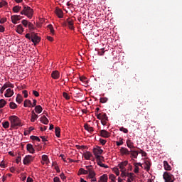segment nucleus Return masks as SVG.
Wrapping results in <instances>:
<instances>
[{
	"mask_svg": "<svg viewBox=\"0 0 182 182\" xmlns=\"http://www.w3.org/2000/svg\"><path fill=\"white\" fill-rule=\"evenodd\" d=\"M63 96L65 99H66V100H69V99H70V96H69V94L67 92H63Z\"/></svg>",
	"mask_w": 182,
	"mask_h": 182,
	"instance_id": "47",
	"label": "nucleus"
},
{
	"mask_svg": "<svg viewBox=\"0 0 182 182\" xmlns=\"http://www.w3.org/2000/svg\"><path fill=\"white\" fill-rule=\"evenodd\" d=\"M20 14L21 15H25V16H27L29 19H32V16H33V9L29 6L24 5Z\"/></svg>",
	"mask_w": 182,
	"mask_h": 182,
	"instance_id": "2",
	"label": "nucleus"
},
{
	"mask_svg": "<svg viewBox=\"0 0 182 182\" xmlns=\"http://www.w3.org/2000/svg\"><path fill=\"white\" fill-rule=\"evenodd\" d=\"M55 14L58 18H63V11L59 8L55 9Z\"/></svg>",
	"mask_w": 182,
	"mask_h": 182,
	"instance_id": "17",
	"label": "nucleus"
},
{
	"mask_svg": "<svg viewBox=\"0 0 182 182\" xmlns=\"http://www.w3.org/2000/svg\"><path fill=\"white\" fill-rule=\"evenodd\" d=\"M163 177L165 182H174V176L168 172H164Z\"/></svg>",
	"mask_w": 182,
	"mask_h": 182,
	"instance_id": "3",
	"label": "nucleus"
},
{
	"mask_svg": "<svg viewBox=\"0 0 182 182\" xmlns=\"http://www.w3.org/2000/svg\"><path fill=\"white\" fill-rule=\"evenodd\" d=\"M9 120L10 121L11 127L12 129L18 127H21L22 126V121L21 119H19V117L15 115L10 116Z\"/></svg>",
	"mask_w": 182,
	"mask_h": 182,
	"instance_id": "1",
	"label": "nucleus"
},
{
	"mask_svg": "<svg viewBox=\"0 0 182 182\" xmlns=\"http://www.w3.org/2000/svg\"><path fill=\"white\" fill-rule=\"evenodd\" d=\"M17 103H22L23 98L22 97V95H21L20 94L17 95L16 99Z\"/></svg>",
	"mask_w": 182,
	"mask_h": 182,
	"instance_id": "28",
	"label": "nucleus"
},
{
	"mask_svg": "<svg viewBox=\"0 0 182 182\" xmlns=\"http://www.w3.org/2000/svg\"><path fill=\"white\" fill-rule=\"evenodd\" d=\"M60 76V74L58 70L53 71L51 73V77H53V79H59Z\"/></svg>",
	"mask_w": 182,
	"mask_h": 182,
	"instance_id": "16",
	"label": "nucleus"
},
{
	"mask_svg": "<svg viewBox=\"0 0 182 182\" xmlns=\"http://www.w3.org/2000/svg\"><path fill=\"white\" fill-rule=\"evenodd\" d=\"M16 31L18 33H19V35H22V33H23L24 28L22 25L19 24L16 26Z\"/></svg>",
	"mask_w": 182,
	"mask_h": 182,
	"instance_id": "18",
	"label": "nucleus"
},
{
	"mask_svg": "<svg viewBox=\"0 0 182 182\" xmlns=\"http://www.w3.org/2000/svg\"><path fill=\"white\" fill-rule=\"evenodd\" d=\"M123 139L122 138H119V141H117L116 144L117 146H122L123 145Z\"/></svg>",
	"mask_w": 182,
	"mask_h": 182,
	"instance_id": "50",
	"label": "nucleus"
},
{
	"mask_svg": "<svg viewBox=\"0 0 182 182\" xmlns=\"http://www.w3.org/2000/svg\"><path fill=\"white\" fill-rule=\"evenodd\" d=\"M97 164L100 167H104V168H108L109 166L107 165H105V164L102 163L101 161H97Z\"/></svg>",
	"mask_w": 182,
	"mask_h": 182,
	"instance_id": "35",
	"label": "nucleus"
},
{
	"mask_svg": "<svg viewBox=\"0 0 182 182\" xmlns=\"http://www.w3.org/2000/svg\"><path fill=\"white\" fill-rule=\"evenodd\" d=\"M31 41L34 45H37L41 42V37L38 36V33H32L31 34Z\"/></svg>",
	"mask_w": 182,
	"mask_h": 182,
	"instance_id": "4",
	"label": "nucleus"
},
{
	"mask_svg": "<svg viewBox=\"0 0 182 182\" xmlns=\"http://www.w3.org/2000/svg\"><path fill=\"white\" fill-rule=\"evenodd\" d=\"M6 92L4 95L5 97H12V96H14V90L11 89L9 88Z\"/></svg>",
	"mask_w": 182,
	"mask_h": 182,
	"instance_id": "15",
	"label": "nucleus"
},
{
	"mask_svg": "<svg viewBox=\"0 0 182 182\" xmlns=\"http://www.w3.org/2000/svg\"><path fill=\"white\" fill-rule=\"evenodd\" d=\"M48 28L52 35H55V29H53V26L51 24L48 26Z\"/></svg>",
	"mask_w": 182,
	"mask_h": 182,
	"instance_id": "33",
	"label": "nucleus"
},
{
	"mask_svg": "<svg viewBox=\"0 0 182 182\" xmlns=\"http://www.w3.org/2000/svg\"><path fill=\"white\" fill-rule=\"evenodd\" d=\"M84 129H85V130H87V132H89L90 133H92L94 130L93 127H90L87 124H85L84 125Z\"/></svg>",
	"mask_w": 182,
	"mask_h": 182,
	"instance_id": "23",
	"label": "nucleus"
},
{
	"mask_svg": "<svg viewBox=\"0 0 182 182\" xmlns=\"http://www.w3.org/2000/svg\"><path fill=\"white\" fill-rule=\"evenodd\" d=\"M83 156L85 160H90V157H92V155L90 151H87L83 154Z\"/></svg>",
	"mask_w": 182,
	"mask_h": 182,
	"instance_id": "24",
	"label": "nucleus"
},
{
	"mask_svg": "<svg viewBox=\"0 0 182 182\" xmlns=\"http://www.w3.org/2000/svg\"><path fill=\"white\" fill-rule=\"evenodd\" d=\"M101 120H109V117H107V114H106V113L101 114Z\"/></svg>",
	"mask_w": 182,
	"mask_h": 182,
	"instance_id": "38",
	"label": "nucleus"
},
{
	"mask_svg": "<svg viewBox=\"0 0 182 182\" xmlns=\"http://www.w3.org/2000/svg\"><path fill=\"white\" fill-rule=\"evenodd\" d=\"M127 146L129 149H134V146L133 145V142L130 139L127 140Z\"/></svg>",
	"mask_w": 182,
	"mask_h": 182,
	"instance_id": "27",
	"label": "nucleus"
},
{
	"mask_svg": "<svg viewBox=\"0 0 182 182\" xmlns=\"http://www.w3.org/2000/svg\"><path fill=\"white\" fill-rule=\"evenodd\" d=\"M98 55L100 56H103V55H105V48H102L101 52H98Z\"/></svg>",
	"mask_w": 182,
	"mask_h": 182,
	"instance_id": "57",
	"label": "nucleus"
},
{
	"mask_svg": "<svg viewBox=\"0 0 182 182\" xmlns=\"http://www.w3.org/2000/svg\"><path fill=\"white\" fill-rule=\"evenodd\" d=\"M36 103H38V101L36 100H33L31 107H35V106H36Z\"/></svg>",
	"mask_w": 182,
	"mask_h": 182,
	"instance_id": "61",
	"label": "nucleus"
},
{
	"mask_svg": "<svg viewBox=\"0 0 182 182\" xmlns=\"http://www.w3.org/2000/svg\"><path fill=\"white\" fill-rule=\"evenodd\" d=\"M21 156H17L16 159V163H17V164H19V163H21Z\"/></svg>",
	"mask_w": 182,
	"mask_h": 182,
	"instance_id": "58",
	"label": "nucleus"
},
{
	"mask_svg": "<svg viewBox=\"0 0 182 182\" xmlns=\"http://www.w3.org/2000/svg\"><path fill=\"white\" fill-rule=\"evenodd\" d=\"M127 177H129L128 178H130L132 181L134 180V173H127Z\"/></svg>",
	"mask_w": 182,
	"mask_h": 182,
	"instance_id": "31",
	"label": "nucleus"
},
{
	"mask_svg": "<svg viewBox=\"0 0 182 182\" xmlns=\"http://www.w3.org/2000/svg\"><path fill=\"white\" fill-rule=\"evenodd\" d=\"M33 161V157L31 155H27L23 159V163L25 166H28L31 162Z\"/></svg>",
	"mask_w": 182,
	"mask_h": 182,
	"instance_id": "8",
	"label": "nucleus"
},
{
	"mask_svg": "<svg viewBox=\"0 0 182 182\" xmlns=\"http://www.w3.org/2000/svg\"><path fill=\"white\" fill-rule=\"evenodd\" d=\"M114 172L115 173L116 176L120 175V172L119 171V168H114Z\"/></svg>",
	"mask_w": 182,
	"mask_h": 182,
	"instance_id": "54",
	"label": "nucleus"
},
{
	"mask_svg": "<svg viewBox=\"0 0 182 182\" xmlns=\"http://www.w3.org/2000/svg\"><path fill=\"white\" fill-rule=\"evenodd\" d=\"M109 178L111 180V181H115L116 176L114 174H110Z\"/></svg>",
	"mask_w": 182,
	"mask_h": 182,
	"instance_id": "51",
	"label": "nucleus"
},
{
	"mask_svg": "<svg viewBox=\"0 0 182 182\" xmlns=\"http://www.w3.org/2000/svg\"><path fill=\"white\" fill-rule=\"evenodd\" d=\"M8 87H12L14 88V84L11 83V82H6L5 83L3 87L0 89V93L2 95V93H4V92L5 91V89L8 88Z\"/></svg>",
	"mask_w": 182,
	"mask_h": 182,
	"instance_id": "10",
	"label": "nucleus"
},
{
	"mask_svg": "<svg viewBox=\"0 0 182 182\" xmlns=\"http://www.w3.org/2000/svg\"><path fill=\"white\" fill-rule=\"evenodd\" d=\"M28 29L30 31H35V26H33V24L32 23H28Z\"/></svg>",
	"mask_w": 182,
	"mask_h": 182,
	"instance_id": "43",
	"label": "nucleus"
},
{
	"mask_svg": "<svg viewBox=\"0 0 182 182\" xmlns=\"http://www.w3.org/2000/svg\"><path fill=\"white\" fill-rule=\"evenodd\" d=\"M4 6H8V2L3 0L0 2V8H4Z\"/></svg>",
	"mask_w": 182,
	"mask_h": 182,
	"instance_id": "40",
	"label": "nucleus"
},
{
	"mask_svg": "<svg viewBox=\"0 0 182 182\" xmlns=\"http://www.w3.org/2000/svg\"><path fill=\"white\" fill-rule=\"evenodd\" d=\"M164 166L165 170L168 171H170V170H171V166L168 164V162H167V161H164Z\"/></svg>",
	"mask_w": 182,
	"mask_h": 182,
	"instance_id": "22",
	"label": "nucleus"
},
{
	"mask_svg": "<svg viewBox=\"0 0 182 182\" xmlns=\"http://www.w3.org/2000/svg\"><path fill=\"white\" fill-rule=\"evenodd\" d=\"M97 119H98L99 120H102V113L100 114H97Z\"/></svg>",
	"mask_w": 182,
	"mask_h": 182,
	"instance_id": "62",
	"label": "nucleus"
},
{
	"mask_svg": "<svg viewBox=\"0 0 182 182\" xmlns=\"http://www.w3.org/2000/svg\"><path fill=\"white\" fill-rule=\"evenodd\" d=\"M30 139H31V140H36V141H41V139H39V138H38V136H36L32 135V136H30Z\"/></svg>",
	"mask_w": 182,
	"mask_h": 182,
	"instance_id": "44",
	"label": "nucleus"
},
{
	"mask_svg": "<svg viewBox=\"0 0 182 182\" xmlns=\"http://www.w3.org/2000/svg\"><path fill=\"white\" fill-rule=\"evenodd\" d=\"M139 153L141 154L142 157H147V153H146L143 149H140Z\"/></svg>",
	"mask_w": 182,
	"mask_h": 182,
	"instance_id": "49",
	"label": "nucleus"
},
{
	"mask_svg": "<svg viewBox=\"0 0 182 182\" xmlns=\"http://www.w3.org/2000/svg\"><path fill=\"white\" fill-rule=\"evenodd\" d=\"M22 9V7L21 6H15L14 8H13V11L15 13V14H18V12H19V11H21Z\"/></svg>",
	"mask_w": 182,
	"mask_h": 182,
	"instance_id": "29",
	"label": "nucleus"
},
{
	"mask_svg": "<svg viewBox=\"0 0 182 182\" xmlns=\"http://www.w3.org/2000/svg\"><path fill=\"white\" fill-rule=\"evenodd\" d=\"M151 166V164H150V161H145V168H146V170H147L149 171V170H150Z\"/></svg>",
	"mask_w": 182,
	"mask_h": 182,
	"instance_id": "32",
	"label": "nucleus"
},
{
	"mask_svg": "<svg viewBox=\"0 0 182 182\" xmlns=\"http://www.w3.org/2000/svg\"><path fill=\"white\" fill-rule=\"evenodd\" d=\"M90 167H92V166H85L87 170H88V174H89L88 177H89V178H93V177H96V173Z\"/></svg>",
	"mask_w": 182,
	"mask_h": 182,
	"instance_id": "7",
	"label": "nucleus"
},
{
	"mask_svg": "<svg viewBox=\"0 0 182 182\" xmlns=\"http://www.w3.org/2000/svg\"><path fill=\"white\" fill-rule=\"evenodd\" d=\"M6 105V101L5 100L1 99L0 100V109H2Z\"/></svg>",
	"mask_w": 182,
	"mask_h": 182,
	"instance_id": "36",
	"label": "nucleus"
},
{
	"mask_svg": "<svg viewBox=\"0 0 182 182\" xmlns=\"http://www.w3.org/2000/svg\"><path fill=\"white\" fill-rule=\"evenodd\" d=\"M100 133L101 137H104L105 139L110 137V133H109V132H107V130L102 129L100 131Z\"/></svg>",
	"mask_w": 182,
	"mask_h": 182,
	"instance_id": "12",
	"label": "nucleus"
},
{
	"mask_svg": "<svg viewBox=\"0 0 182 182\" xmlns=\"http://www.w3.org/2000/svg\"><path fill=\"white\" fill-rule=\"evenodd\" d=\"M27 151H28L31 154H35V149L33 148V145L31 144H28L26 145Z\"/></svg>",
	"mask_w": 182,
	"mask_h": 182,
	"instance_id": "14",
	"label": "nucleus"
},
{
	"mask_svg": "<svg viewBox=\"0 0 182 182\" xmlns=\"http://www.w3.org/2000/svg\"><path fill=\"white\" fill-rule=\"evenodd\" d=\"M107 175L104 174L100 177V180L98 181V182H107Z\"/></svg>",
	"mask_w": 182,
	"mask_h": 182,
	"instance_id": "21",
	"label": "nucleus"
},
{
	"mask_svg": "<svg viewBox=\"0 0 182 182\" xmlns=\"http://www.w3.org/2000/svg\"><path fill=\"white\" fill-rule=\"evenodd\" d=\"M119 132H123V133H129V129L122 127L119 128Z\"/></svg>",
	"mask_w": 182,
	"mask_h": 182,
	"instance_id": "46",
	"label": "nucleus"
},
{
	"mask_svg": "<svg viewBox=\"0 0 182 182\" xmlns=\"http://www.w3.org/2000/svg\"><path fill=\"white\" fill-rule=\"evenodd\" d=\"M41 122L43 124H48L49 123V119L46 117V116L43 115V117H41Z\"/></svg>",
	"mask_w": 182,
	"mask_h": 182,
	"instance_id": "20",
	"label": "nucleus"
},
{
	"mask_svg": "<svg viewBox=\"0 0 182 182\" xmlns=\"http://www.w3.org/2000/svg\"><path fill=\"white\" fill-rule=\"evenodd\" d=\"M22 93H23V95H24V97L26 99V97H28V91L23 90Z\"/></svg>",
	"mask_w": 182,
	"mask_h": 182,
	"instance_id": "60",
	"label": "nucleus"
},
{
	"mask_svg": "<svg viewBox=\"0 0 182 182\" xmlns=\"http://www.w3.org/2000/svg\"><path fill=\"white\" fill-rule=\"evenodd\" d=\"M26 182H33V179L31 177H28Z\"/></svg>",
	"mask_w": 182,
	"mask_h": 182,
	"instance_id": "64",
	"label": "nucleus"
},
{
	"mask_svg": "<svg viewBox=\"0 0 182 182\" xmlns=\"http://www.w3.org/2000/svg\"><path fill=\"white\" fill-rule=\"evenodd\" d=\"M53 182H61L60 178H59V177H58V176H55L53 178Z\"/></svg>",
	"mask_w": 182,
	"mask_h": 182,
	"instance_id": "59",
	"label": "nucleus"
},
{
	"mask_svg": "<svg viewBox=\"0 0 182 182\" xmlns=\"http://www.w3.org/2000/svg\"><path fill=\"white\" fill-rule=\"evenodd\" d=\"M93 153L95 156L96 159H100V155L102 153H103V149H100V147L97 146L96 148L93 149Z\"/></svg>",
	"mask_w": 182,
	"mask_h": 182,
	"instance_id": "5",
	"label": "nucleus"
},
{
	"mask_svg": "<svg viewBox=\"0 0 182 182\" xmlns=\"http://www.w3.org/2000/svg\"><path fill=\"white\" fill-rule=\"evenodd\" d=\"M129 154H131V156L134 157V159H137V156H139V152L137 151L131 150Z\"/></svg>",
	"mask_w": 182,
	"mask_h": 182,
	"instance_id": "25",
	"label": "nucleus"
},
{
	"mask_svg": "<svg viewBox=\"0 0 182 182\" xmlns=\"http://www.w3.org/2000/svg\"><path fill=\"white\" fill-rule=\"evenodd\" d=\"M129 164V161H124L119 164L118 167L120 168L121 171H126V166Z\"/></svg>",
	"mask_w": 182,
	"mask_h": 182,
	"instance_id": "11",
	"label": "nucleus"
},
{
	"mask_svg": "<svg viewBox=\"0 0 182 182\" xmlns=\"http://www.w3.org/2000/svg\"><path fill=\"white\" fill-rule=\"evenodd\" d=\"M107 100H109L107 97H102V98H100V103H106Z\"/></svg>",
	"mask_w": 182,
	"mask_h": 182,
	"instance_id": "48",
	"label": "nucleus"
},
{
	"mask_svg": "<svg viewBox=\"0 0 182 182\" xmlns=\"http://www.w3.org/2000/svg\"><path fill=\"white\" fill-rule=\"evenodd\" d=\"M33 95L36 96V97H39V92L36 90H33Z\"/></svg>",
	"mask_w": 182,
	"mask_h": 182,
	"instance_id": "55",
	"label": "nucleus"
},
{
	"mask_svg": "<svg viewBox=\"0 0 182 182\" xmlns=\"http://www.w3.org/2000/svg\"><path fill=\"white\" fill-rule=\"evenodd\" d=\"M121 177H126L127 176V173H126V171H121Z\"/></svg>",
	"mask_w": 182,
	"mask_h": 182,
	"instance_id": "56",
	"label": "nucleus"
},
{
	"mask_svg": "<svg viewBox=\"0 0 182 182\" xmlns=\"http://www.w3.org/2000/svg\"><path fill=\"white\" fill-rule=\"evenodd\" d=\"M22 16H21L20 15H14L11 16V22L12 23H14L15 25H16V23H18V21H21V19H22Z\"/></svg>",
	"mask_w": 182,
	"mask_h": 182,
	"instance_id": "9",
	"label": "nucleus"
},
{
	"mask_svg": "<svg viewBox=\"0 0 182 182\" xmlns=\"http://www.w3.org/2000/svg\"><path fill=\"white\" fill-rule=\"evenodd\" d=\"M6 21V18H1L0 23H5Z\"/></svg>",
	"mask_w": 182,
	"mask_h": 182,
	"instance_id": "63",
	"label": "nucleus"
},
{
	"mask_svg": "<svg viewBox=\"0 0 182 182\" xmlns=\"http://www.w3.org/2000/svg\"><path fill=\"white\" fill-rule=\"evenodd\" d=\"M79 172L80 173V174H89V170L86 171L83 168H80Z\"/></svg>",
	"mask_w": 182,
	"mask_h": 182,
	"instance_id": "34",
	"label": "nucleus"
},
{
	"mask_svg": "<svg viewBox=\"0 0 182 182\" xmlns=\"http://www.w3.org/2000/svg\"><path fill=\"white\" fill-rule=\"evenodd\" d=\"M29 23L30 22H28V21H27V20H23V21H21V23H22V25H23V26L25 27V28H28V25H29Z\"/></svg>",
	"mask_w": 182,
	"mask_h": 182,
	"instance_id": "41",
	"label": "nucleus"
},
{
	"mask_svg": "<svg viewBox=\"0 0 182 182\" xmlns=\"http://www.w3.org/2000/svg\"><path fill=\"white\" fill-rule=\"evenodd\" d=\"M24 107H32V102L29 100H26L23 102Z\"/></svg>",
	"mask_w": 182,
	"mask_h": 182,
	"instance_id": "19",
	"label": "nucleus"
},
{
	"mask_svg": "<svg viewBox=\"0 0 182 182\" xmlns=\"http://www.w3.org/2000/svg\"><path fill=\"white\" fill-rule=\"evenodd\" d=\"M139 166L136 165H134V172L135 173V174H137V173H139Z\"/></svg>",
	"mask_w": 182,
	"mask_h": 182,
	"instance_id": "52",
	"label": "nucleus"
},
{
	"mask_svg": "<svg viewBox=\"0 0 182 182\" xmlns=\"http://www.w3.org/2000/svg\"><path fill=\"white\" fill-rule=\"evenodd\" d=\"M120 153L122 156H129L130 154V151H129V149H127V148L122 147L120 149Z\"/></svg>",
	"mask_w": 182,
	"mask_h": 182,
	"instance_id": "13",
	"label": "nucleus"
},
{
	"mask_svg": "<svg viewBox=\"0 0 182 182\" xmlns=\"http://www.w3.org/2000/svg\"><path fill=\"white\" fill-rule=\"evenodd\" d=\"M42 110H43L42 106H41V105L36 106V107H35L36 113H38L39 114L40 113H42Z\"/></svg>",
	"mask_w": 182,
	"mask_h": 182,
	"instance_id": "26",
	"label": "nucleus"
},
{
	"mask_svg": "<svg viewBox=\"0 0 182 182\" xmlns=\"http://www.w3.org/2000/svg\"><path fill=\"white\" fill-rule=\"evenodd\" d=\"M38 117H39V116H38V114H34V115H31V122L32 123L35 122V120L38 119Z\"/></svg>",
	"mask_w": 182,
	"mask_h": 182,
	"instance_id": "37",
	"label": "nucleus"
},
{
	"mask_svg": "<svg viewBox=\"0 0 182 182\" xmlns=\"http://www.w3.org/2000/svg\"><path fill=\"white\" fill-rule=\"evenodd\" d=\"M63 26H68L69 29L73 31V29H75V26H73V20L68 18L67 22L63 23Z\"/></svg>",
	"mask_w": 182,
	"mask_h": 182,
	"instance_id": "6",
	"label": "nucleus"
},
{
	"mask_svg": "<svg viewBox=\"0 0 182 182\" xmlns=\"http://www.w3.org/2000/svg\"><path fill=\"white\" fill-rule=\"evenodd\" d=\"M2 126H3L4 129L9 128V122L6 121V122H3Z\"/></svg>",
	"mask_w": 182,
	"mask_h": 182,
	"instance_id": "39",
	"label": "nucleus"
},
{
	"mask_svg": "<svg viewBox=\"0 0 182 182\" xmlns=\"http://www.w3.org/2000/svg\"><path fill=\"white\" fill-rule=\"evenodd\" d=\"M55 133L56 137H60V128L57 127L55 128Z\"/></svg>",
	"mask_w": 182,
	"mask_h": 182,
	"instance_id": "30",
	"label": "nucleus"
},
{
	"mask_svg": "<svg viewBox=\"0 0 182 182\" xmlns=\"http://www.w3.org/2000/svg\"><path fill=\"white\" fill-rule=\"evenodd\" d=\"M42 160H43V161H45V163H46V162L49 161V158L48 157L47 155H43Z\"/></svg>",
	"mask_w": 182,
	"mask_h": 182,
	"instance_id": "45",
	"label": "nucleus"
},
{
	"mask_svg": "<svg viewBox=\"0 0 182 182\" xmlns=\"http://www.w3.org/2000/svg\"><path fill=\"white\" fill-rule=\"evenodd\" d=\"M9 106H10V109H16V107H18V105L14 102H10Z\"/></svg>",
	"mask_w": 182,
	"mask_h": 182,
	"instance_id": "42",
	"label": "nucleus"
},
{
	"mask_svg": "<svg viewBox=\"0 0 182 182\" xmlns=\"http://www.w3.org/2000/svg\"><path fill=\"white\" fill-rule=\"evenodd\" d=\"M107 141H106L105 139H100V143H101V144L102 146H105V144H106Z\"/></svg>",
	"mask_w": 182,
	"mask_h": 182,
	"instance_id": "53",
	"label": "nucleus"
}]
</instances>
